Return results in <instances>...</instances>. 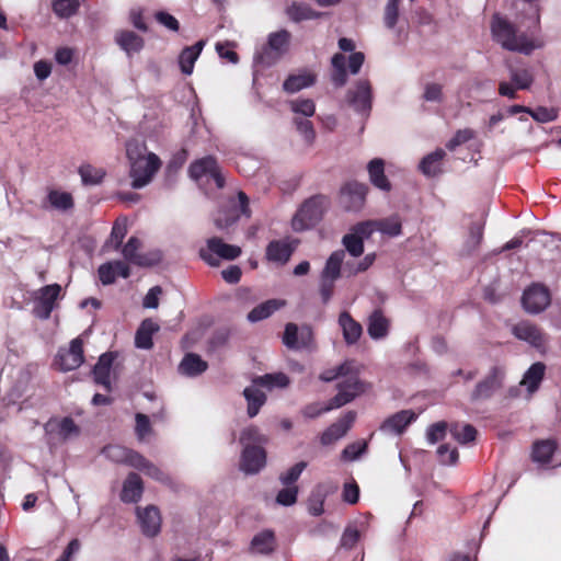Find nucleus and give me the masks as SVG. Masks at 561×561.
Wrapping results in <instances>:
<instances>
[{
    "mask_svg": "<svg viewBox=\"0 0 561 561\" xmlns=\"http://www.w3.org/2000/svg\"><path fill=\"white\" fill-rule=\"evenodd\" d=\"M416 417L417 414L412 410L399 411L387 417L379 426V431L387 435H401Z\"/></svg>",
    "mask_w": 561,
    "mask_h": 561,
    "instance_id": "17",
    "label": "nucleus"
},
{
    "mask_svg": "<svg viewBox=\"0 0 561 561\" xmlns=\"http://www.w3.org/2000/svg\"><path fill=\"white\" fill-rule=\"evenodd\" d=\"M332 64V73H331V80L335 87H343L347 81V73H346V57L337 53L333 55L331 59Z\"/></svg>",
    "mask_w": 561,
    "mask_h": 561,
    "instance_id": "46",
    "label": "nucleus"
},
{
    "mask_svg": "<svg viewBox=\"0 0 561 561\" xmlns=\"http://www.w3.org/2000/svg\"><path fill=\"white\" fill-rule=\"evenodd\" d=\"M367 449L365 440H357L348 444L342 451L341 457L345 461L357 460Z\"/></svg>",
    "mask_w": 561,
    "mask_h": 561,
    "instance_id": "59",
    "label": "nucleus"
},
{
    "mask_svg": "<svg viewBox=\"0 0 561 561\" xmlns=\"http://www.w3.org/2000/svg\"><path fill=\"white\" fill-rule=\"evenodd\" d=\"M437 456L442 465H455L459 457L457 448H451L448 444L437 448Z\"/></svg>",
    "mask_w": 561,
    "mask_h": 561,
    "instance_id": "64",
    "label": "nucleus"
},
{
    "mask_svg": "<svg viewBox=\"0 0 561 561\" xmlns=\"http://www.w3.org/2000/svg\"><path fill=\"white\" fill-rule=\"evenodd\" d=\"M399 1L400 0H388L385 7L383 22L387 28L392 30L399 19Z\"/></svg>",
    "mask_w": 561,
    "mask_h": 561,
    "instance_id": "60",
    "label": "nucleus"
},
{
    "mask_svg": "<svg viewBox=\"0 0 561 561\" xmlns=\"http://www.w3.org/2000/svg\"><path fill=\"white\" fill-rule=\"evenodd\" d=\"M208 368L207 362H205L199 355L195 353H187L179 364L178 371L182 376L196 377Z\"/></svg>",
    "mask_w": 561,
    "mask_h": 561,
    "instance_id": "31",
    "label": "nucleus"
},
{
    "mask_svg": "<svg viewBox=\"0 0 561 561\" xmlns=\"http://www.w3.org/2000/svg\"><path fill=\"white\" fill-rule=\"evenodd\" d=\"M79 5V0H54L53 11L58 18L68 19L77 13Z\"/></svg>",
    "mask_w": 561,
    "mask_h": 561,
    "instance_id": "55",
    "label": "nucleus"
},
{
    "mask_svg": "<svg viewBox=\"0 0 561 561\" xmlns=\"http://www.w3.org/2000/svg\"><path fill=\"white\" fill-rule=\"evenodd\" d=\"M102 454L110 460L117 463H127L133 467L134 456L139 453L128 449L119 445H108L102 449Z\"/></svg>",
    "mask_w": 561,
    "mask_h": 561,
    "instance_id": "37",
    "label": "nucleus"
},
{
    "mask_svg": "<svg viewBox=\"0 0 561 561\" xmlns=\"http://www.w3.org/2000/svg\"><path fill=\"white\" fill-rule=\"evenodd\" d=\"M115 359V354L107 352L99 357L98 363L93 368V378L98 385L104 387L105 390H111V368Z\"/></svg>",
    "mask_w": 561,
    "mask_h": 561,
    "instance_id": "25",
    "label": "nucleus"
},
{
    "mask_svg": "<svg viewBox=\"0 0 561 561\" xmlns=\"http://www.w3.org/2000/svg\"><path fill=\"white\" fill-rule=\"evenodd\" d=\"M359 529L355 526H347L341 537L340 547L344 549H352L359 540Z\"/></svg>",
    "mask_w": 561,
    "mask_h": 561,
    "instance_id": "63",
    "label": "nucleus"
},
{
    "mask_svg": "<svg viewBox=\"0 0 561 561\" xmlns=\"http://www.w3.org/2000/svg\"><path fill=\"white\" fill-rule=\"evenodd\" d=\"M356 420V412L348 411L336 422L331 424L320 436L323 446H329L346 435Z\"/></svg>",
    "mask_w": 561,
    "mask_h": 561,
    "instance_id": "18",
    "label": "nucleus"
},
{
    "mask_svg": "<svg viewBox=\"0 0 561 561\" xmlns=\"http://www.w3.org/2000/svg\"><path fill=\"white\" fill-rule=\"evenodd\" d=\"M316 80L317 77L312 71L302 69L286 78L283 82V90L289 94L297 93L304 89L312 87L316 83Z\"/></svg>",
    "mask_w": 561,
    "mask_h": 561,
    "instance_id": "24",
    "label": "nucleus"
},
{
    "mask_svg": "<svg viewBox=\"0 0 561 561\" xmlns=\"http://www.w3.org/2000/svg\"><path fill=\"white\" fill-rule=\"evenodd\" d=\"M507 68L512 83L501 81L499 84V93L500 95L508 99H516L517 90L530 89L534 83V73L528 67L515 68L513 66H508Z\"/></svg>",
    "mask_w": 561,
    "mask_h": 561,
    "instance_id": "9",
    "label": "nucleus"
},
{
    "mask_svg": "<svg viewBox=\"0 0 561 561\" xmlns=\"http://www.w3.org/2000/svg\"><path fill=\"white\" fill-rule=\"evenodd\" d=\"M276 549L275 534L271 529L257 533L251 540L249 551L252 554L268 556Z\"/></svg>",
    "mask_w": 561,
    "mask_h": 561,
    "instance_id": "26",
    "label": "nucleus"
},
{
    "mask_svg": "<svg viewBox=\"0 0 561 561\" xmlns=\"http://www.w3.org/2000/svg\"><path fill=\"white\" fill-rule=\"evenodd\" d=\"M339 382L337 385V393L334 397H342V399H347V403L351 402L355 397L364 391L363 383L358 380L357 375L354 373V369Z\"/></svg>",
    "mask_w": 561,
    "mask_h": 561,
    "instance_id": "33",
    "label": "nucleus"
},
{
    "mask_svg": "<svg viewBox=\"0 0 561 561\" xmlns=\"http://www.w3.org/2000/svg\"><path fill=\"white\" fill-rule=\"evenodd\" d=\"M206 244V248L199 250V256L210 266H217L219 264L218 259L231 261L241 254L240 247L225 243L217 237L208 239Z\"/></svg>",
    "mask_w": 561,
    "mask_h": 561,
    "instance_id": "6",
    "label": "nucleus"
},
{
    "mask_svg": "<svg viewBox=\"0 0 561 561\" xmlns=\"http://www.w3.org/2000/svg\"><path fill=\"white\" fill-rule=\"evenodd\" d=\"M266 437L262 435L257 427L249 426L241 432L240 444L245 447L263 446L266 443Z\"/></svg>",
    "mask_w": 561,
    "mask_h": 561,
    "instance_id": "53",
    "label": "nucleus"
},
{
    "mask_svg": "<svg viewBox=\"0 0 561 561\" xmlns=\"http://www.w3.org/2000/svg\"><path fill=\"white\" fill-rule=\"evenodd\" d=\"M266 465V453L263 446L245 447L240 457V470L245 474H256Z\"/></svg>",
    "mask_w": 561,
    "mask_h": 561,
    "instance_id": "15",
    "label": "nucleus"
},
{
    "mask_svg": "<svg viewBox=\"0 0 561 561\" xmlns=\"http://www.w3.org/2000/svg\"><path fill=\"white\" fill-rule=\"evenodd\" d=\"M133 468L142 471L146 476L161 483H169V476L154 463L147 460L142 455L134 456Z\"/></svg>",
    "mask_w": 561,
    "mask_h": 561,
    "instance_id": "36",
    "label": "nucleus"
},
{
    "mask_svg": "<svg viewBox=\"0 0 561 561\" xmlns=\"http://www.w3.org/2000/svg\"><path fill=\"white\" fill-rule=\"evenodd\" d=\"M354 369V364L352 362H345L339 367L334 369L327 370L321 374L320 379L323 381H332L340 377L347 376Z\"/></svg>",
    "mask_w": 561,
    "mask_h": 561,
    "instance_id": "61",
    "label": "nucleus"
},
{
    "mask_svg": "<svg viewBox=\"0 0 561 561\" xmlns=\"http://www.w3.org/2000/svg\"><path fill=\"white\" fill-rule=\"evenodd\" d=\"M190 176L199 182L203 179H213L218 188L225 185V178L220 172L217 160L213 156H207L195 160L188 168Z\"/></svg>",
    "mask_w": 561,
    "mask_h": 561,
    "instance_id": "11",
    "label": "nucleus"
},
{
    "mask_svg": "<svg viewBox=\"0 0 561 561\" xmlns=\"http://www.w3.org/2000/svg\"><path fill=\"white\" fill-rule=\"evenodd\" d=\"M137 517L145 536L154 537L160 533L161 516L156 506L149 505L144 510L137 508Z\"/></svg>",
    "mask_w": 561,
    "mask_h": 561,
    "instance_id": "21",
    "label": "nucleus"
},
{
    "mask_svg": "<svg viewBox=\"0 0 561 561\" xmlns=\"http://www.w3.org/2000/svg\"><path fill=\"white\" fill-rule=\"evenodd\" d=\"M306 461H299L290 467L286 472L279 476V481L285 486H294L293 484L299 479L302 471L307 468Z\"/></svg>",
    "mask_w": 561,
    "mask_h": 561,
    "instance_id": "58",
    "label": "nucleus"
},
{
    "mask_svg": "<svg viewBox=\"0 0 561 561\" xmlns=\"http://www.w3.org/2000/svg\"><path fill=\"white\" fill-rule=\"evenodd\" d=\"M345 404H347V399H342L341 396L333 397L325 405H322L321 403H311L306 405L301 412L307 419H316L325 412L339 409Z\"/></svg>",
    "mask_w": 561,
    "mask_h": 561,
    "instance_id": "40",
    "label": "nucleus"
},
{
    "mask_svg": "<svg viewBox=\"0 0 561 561\" xmlns=\"http://www.w3.org/2000/svg\"><path fill=\"white\" fill-rule=\"evenodd\" d=\"M126 156L129 161L131 187L139 190L148 185L161 165L159 157L147 152L144 144L133 139L126 142Z\"/></svg>",
    "mask_w": 561,
    "mask_h": 561,
    "instance_id": "1",
    "label": "nucleus"
},
{
    "mask_svg": "<svg viewBox=\"0 0 561 561\" xmlns=\"http://www.w3.org/2000/svg\"><path fill=\"white\" fill-rule=\"evenodd\" d=\"M45 442L50 449L80 435V427L69 417H51L44 425Z\"/></svg>",
    "mask_w": 561,
    "mask_h": 561,
    "instance_id": "5",
    "label": "nucleus"
},
{
    "mask_svg": "<svg viewBox=\"0 0 561 561\" xmlns=\"http://www.w3.org/2000/svg\"><path fill=\"white\" fill-rule=\"evenodd\" d=\"M390 322L380 309L374 310L367 320V333L373 340H382L389 333Z\"/></svg>",
    "mask_w": 561,
    "mask_h": 561,
    "instance_id": "28",
    "label": "nucleus"
},
{
    "mask_svg": "<svg viewBox=\"0 0 561 561\" xmlns=\"http://www.w3.org/2000/svg\"><path fill=\"white\" fill-rule=\"evenodd\" d=\"M283 300L278 299H270L266 300L256 307H254L249 313H248V320L252 323L262 321L270 316H272L276 310H278L280 307L284 306Z\"/></svg>",
    "mask_w": 561,
    "mask_h": 561,
    "instance_id": "38",
    "label": "nucleus"
},
{
    "mask_svg": "<svg viewBox=\"0 0 561 561\" xmlns=\"http://www.w3.org/2000/svg\"><path fill=\"white\" fill-rule=\"evenodd\" d=\"M329 492L325 484H318L308 501V511L312 516H320L323 513L324 499Z\"/></svg>",
    "mask_w": 561,
    "mask_h": 561,
    "instance_id": "47",
    "label": "nucleus"
},
{
    "mask_svg": "<svg viewBox=\"0 0 561 561\" xmlns=\"http://www.w3.org/2000/svg\"><path fill=\"white\" fill-rule=\"evenodd\" d=\"M546 366L545 364L537 362L534 363L527 371L524 374L522 385L525 386L529 393L535 392L545 376Z\"/></svg>",
    "mask_w": 561,
    "mask_h": 561,
    "instance_id": "43",
    "label": "nucleus"
},
{
    "mask_svg": "<svg viewBox=\"0 0 561 561\" xmlns=\"http://www.w3.org/2000/svg\"><path fill=\"white\" fill-rule=\"evenodd\" d=\"M115 43L127 56L138 54L145 46L144 38L133 31L123 30L116 33Z\"/></svg>",
    "mask_w": 561,
    "mask_h": 561,
    "instance_id": "29",
    "label": "nucleus"
},
{
    "mask_svg": "<svg viewBox=\"0 0 561 561\" xmlns=\"http://www.w3.org/2000/svg\"><path fill=\"white\" fill-rule=\"evenodd\" d=\"M79 174L84 184L96 185L101 183L105 172L102 169L92 167L91 164H83L79 168Z\"/></svg>",
    "mask_w": 561,
    "mask_h": 561,
    "instance_id": "56",
    "label": "nucleus"
},
{
    "mask_svg": "<svg viewBox=\"0 0 561 561\" xmlns=\"http://www.w3.org/2000/svg\"><path fill=\"white\" fill-rule=\"evenodd\" d=\"M297 241L289 239H280L271 241L265 251L267 261L284 265L286 264L294 251L296 250Z\"/></svg>",
    "mask_w": 561,
    "mask_h": 561,
    "instance_id": "19",
    "label": "nucleus"
},
{
    "mask_svg": "<svg viewBox=\"0 0 561 561\" xmlns=\"http://www.w3.org/2000/svg\"><path fill=\"white\" fill-rule=\"evenodd\" d=\"M259 387L260 386L253 382L252 386L247 387L243 390V396L248 402V415L250 417H254L255 415H257L261 407L266 401L265 393L262 390H260Z\"/></svg>",
    "mask_w": 561,
    "mask_h": 561,
    "instance_id": "39",
    "label": "nucleus"
},
{
    "mask_svg": "<svg viewBox=\"0 0 561 561\" xmlns=\"http://www.w3.org/2000/svg\"><path fill=\"white\" fill-rule=\"evenodd\" d=\"M61 293V286L50 284L39 288L34 296L33 313L41 320L49 319Z\"/></svg>",
    "mask_w": 561,
    "mask_h": 561,
    "instance_id": "10",
    "label": "nucleus"
},
{
    "mask_svg": "<svg viewBox=\"0 0 561 561\" xmlns=\"http://www.w3.org/2000/svg\"><path fill=\"white\" fill-rule=\"evenodd\" d=\"M331 201L327 195L317 194L307 198L297 209L291 219V228L301 232L316 227L329 210Z\"/></svg>",
    "mask_w": 561,
    "mask_h": 561,
    "instance_id": "3",
    "label": "nucleus"
},
{
    "mask_svg": "<svg viewBox=\"0 0 561 561\" xmlns=\"http://www.w3.org/2000/svg\"><path fill=\"white\" fill-rule=\"evenodd\" d=\"M141 242L136 237H130L124 245L122 253L126 261L138 266H152L159 263L160 255L158 253L141 254L138 252Z\"/></svg>",
    "mask_w": 561,
    "mask_h": 561,
    "instance_id": "16",
    "label": "nucleus"
},
{
    "mask_svg": "<svg viewBox=\"0 0 561 561\" xmlns=\"http://www.w3.org/2000/svg\"><path fill=\"white\" fill-rule=\"evenodd\" d=\"M368 186L359 182H348L340 191V204L347 211H358L365 204Z\"/></svg>",
    "mask_w": 561,
    "mask_h": 561,
    "instance_id": "12",
    "label": "nucleus"
},
{
    "mask_svg": "<svg viewBox=\"0 0 561 561\" xmlns=\"http://www.w3.org/2000/svg\"><path fill=\"white\" fill-rule=\"evenodd\" d=\"M491 32L493 41L506 50L530 55L536 48L534 42L526 34L518 33L513 23L499 14L492 18Z\"/></svg>",
    "mask_w": 561,
    "mask_h": 561,
    "instance_id": "2",
    "label": "nucleus"
},
{
    "mask_svg": "<svg viewBox=\"0 0 561 561\" xmlns=\"http://www.w3.org/2000/svg\"><path fill=\"white\" fill-rule=\"evenodd\" d=\"M367 172L369 182L381 192L389 193L392 185L385 174V160L381 158H374L367 163Z\"/></svg>",
    "mask_w": 561,
    "mask_h": 561,
    "instance_id": "22",
    "label": "nucleus"
},
{
    "mask_svg": "<svg viewBox=\"0 0 561 561\" xmlns=\"http://www.w3.org/2000/svg\"><path fill=\"white\" fill-rule=\"evenodd\" d=\"M342 243L345 247L346 251L354 257H357L364 252V241L360 236L352 233H347L343 237Z\"/></svg>",
    "mask_w": 561,
    "mask_h": 561,
    "instance_id": "57",
    "label": "nucleus"
},
{
    "mask_svg": "<svg viewBox=\"0 0 561 561\" xmlns=\"http://www.w3.org/2000/svg\"><path fill=\"white\" fill-rule=\"evenodd\" d=\"M159 325L151 319L141 322L135 334V346L140 350H150L153 346L152 335Z\"/></svg>",
    "mask_w": 561,
    "mask_h": 561,
    "instance_id": "35",
    "label": "nucleus"
},
{
    "mask_svg": "<svg viewBox=\"0 0 561 561\" xmlns=\"http://www.w3.org/2000/svg\"><path fill=\"white\" fill-rule=\"evenodd\" d=\"M377 231L390 237H397L401 233V220L399 216H391L380 220H375Z\"/></svg>",
    "mask_w": 561,
    "mask_h": 561,
    "instance_id": "52",
    "label": "nucleus"
},
{
    "mask_svg": "<svg viewBox=\"0 0 561 561\" xmlns=\"http://www.w3.org/2000/svg\"><path fill=\"white\" fill-rule=\"evenodd\" d=\"M83 344L77 337L70 342L69 348H60L55 357V365L61 371L77 369L83 363Z\"/></svg>",
    "mask_w": 561,
    "mask_h": 561,
    "instance_id": "14",
    "label": "nucleus"
},
{
    "mask_svg": "<svg viewBox=\"0 0 561 561\" xmlns=\"http://www.w3.org/2000/svg\"><path fill=\"white\" fill-rule=\"evenodd\" d=\"M99 277L103 285H111L117 276L127 278L130 274L128 265L122 261H113L102 264L99 270Z\"/></svg>",
    "mask_w": 561,
    "mask_h": 561,
    "instance_id": "27",
    "label": "nucleus"
},
{
    "mask_svg": "<svg viewBox=\"0 0 561 561\" xmlns=\"http://www.w3.org/2000/svg\"><path fill=\"white\" fill-rule=\"evenodd\" d=\"M254 383L266 389L285 388L289 385V378L284 373L265 374L254 379Z\"/></svg>",
    "mask_w": 561,
    "mask_h": 561,
    "instance_id": "49",
    "label": "nucleus"
},
{
    "mask_svg": "<svg viewBox=\"0 0 561 561\" xmlns=\"http://www.w3.org/2000/svg\"><path fill=\"white\" fill-rule=\"evenodd\" d=\"M522 304L528 313L542 312L550 305L549 289L541 284L530 285L523 294Z\"/></svg>",
    "mask_w": 561,
    "mask_h": 561,
    "instance_id": "13",
    "label": "nucleus"
},
{
    "mask_svg": "<svg viewBox=\"0 0 561 561\" xmlns=\"http://www.w3.org/2000/svg\"><path fill=\"white\" fill-rule=\"evenodd\" d=\"M445 154L443 149H436L426 154L419 165L421 172L426 176H436L440 172V163Z\"/></svg>",
    "mask_w": 561,
    "mask_h": 561,
    "instance_id": "42",
    "label": "nucleus"
},
{
    "mask_svg": "<svg viewBox=\"0 0 561 561\" xmlns=\"http://www.w3.org/2000/svg\"><path fill=\"white\" fill-rule=\"evenodd\" d=\"M142 492L144 484L141 478L137 473L130 472L123 483L121 500L124 503H136L141 499Z\"/></svg>",
    "mask_w": 561,
    "mask_h": 561,
    "instance_id": "32",
    "label": "nucleus"
},
{
    "mask_svg": "<svg viewBox=\"0 0 561 561\" xmlns=\"http://www.w3.org/2000/svg\"><path fill=\"white\" fill-rule=\"evenodd\" d=\"M293 124L295 125L296 130L300 134L306 144L312 145L314 142L316 130L309 117L294 116Z\"/></svg>",
    "mask_w": 561,
    "mask_h": 561,
    "instance_id": "51",
    "label": "nucleus"
},
{
    "mask_svg": "<svg viewBox=\"0 0 561 561\" xmlns=\"http://www.w3.org/2000/svg\"><path fill=\"white\" fill-rule=\"evenodd\" d=\"M557 448L552 439L539 440L534 444L531 457L535 462L548 463Z\"/></svg>",
    "mask_w": 561,
    "mask_h": 561,
    "instance_id": "45",
    "label": "nucleus"
},
{
    "mask_svg": "<svg viewBox=\"0 0 561 561\" xmlns=\"http://www.w3.org/2000/svg\"><path fill=\"white\" fill-rule=\"evenodd\" d=\"M290 37L287 30L270 33L267 43L255 53L254 62L263 67L275 65L288 51Z\"/></svg>",
    "mask_w": 561,
    "mask_h": 561,
    "instance_id": "4",
    "label": "nucleus"
},
{
    "mask_svg": "<svg viewBox=\"0 0 561 561\" xmlns=\"http://www.w3.org/2000/svg\"><path fill=\"white\" fill-rule=\"evenodd\" d=\"M205 46L204 41H198L192 46H187L182 49L179 56V66L182 73L190 76L194 70V65L197 58L199 57L203 48Z\"/></svg>",
    "mask_w": 561,
    "mask_h": 561,
    "instance_id": "34",
    "label": "nucleus"
},
{
    "mask_svg": "<svg viewBox=\"0 0 561 561\" xmlns=\"http://www.w3.org/2000/svg\"><path fill=\"white\" fill-rule=\"evenodd\" d=\"M513 334L520 341H525L536 348H542L546 344V335L534 323L523 321L512 329Z\"/></svg>",
    "mask_w": 561,
    "mask_h": 561,
    "instance_id": "20",
    "label": "nucleus"
},
{
    "mask_svg": "<svg viewBox=\"0 0 561 561\" xmlns=\"http://www.w3.org/2000/svg\"><path fill=\"white\" fill-rule=\"evenodd\" d=\"M345 257L343 250H336L328 257L325 265L321 272L320 278L336 280L341 276V267Z\"/></svg>",
    "mask_w": 561,
    "mask_h": 561,
    "instance_id": "41",
    "label": "nucleus"
},
{
    "mask_svg": "<svg viewBox=\"0 0 561 561\" xmlns=\"http://www.w3.org/2000/svg\"><path fill=\"white\" fill-rule=\"evenodd\" d=\"M337 323L346 345H354L359 341L363 334V327L350 312L342 311L339 316Z\"/></svg>",
    "mask_w": 561,
    "mask_h": 561,
    "instance_id": "23",
    "label": "nucleus"
},
{
    "mask_svg": "<svg viewBox=\"0 0 561 561\" xmlns=\"http://www.w3.org/2000/svg\"><path fill=\"white\" fill-rule=\"evenodd\" d=\"M346 101L357 114L368 117L373 104L370 82L366 79L358 80L354 87L348 89Z\"/></svg>",
    "mask_w": 561,
    "mask_h": 561,
    "instance_id": "8",
    "label": "nucleus"
},
{
    "mask_svg": "<svg viewBox=\"0 0 561 561\" xmlns=\"http://www.w3.org/2000/svg\"><path fill=\"white\" fill-rule=\"evenodd\" d=\"M288 18L294 22H301L305 20H314L321 16V13L314 11L306 3L293 2L287 9Z\"/></svg>",
    "mask_w": 561,
    "mask_h": 561,
    "instance_id": "44",
    "label": "nucleus"
},
{
    "mask_svg": "<svg viewBox=\"0 0 561 561\" xmlns=\"http://www.w3.org/2000/svg\"><path fill=\"white\" fill-rule=\"evenodd\" d=\"M298 335L299 327L295 323H287L283 335L284 345L290 350H299Z\"/></svg>",
    "mask_w": 561,
    "mask_h": 561,
    "instance_id": "62",
    "label": "nucleus"
},
{
    "mask_svg": "<svg viewBox=\"0 0 561 561\" xmlns=\"http://www.w3.org/2000/svg\"><path fill=\"white\" fill-rule=\"evenodd\" d=\"M287 104L295 116L312 117L316 113V104L311 99H294Z\"/></svg>",
    "mask_w": 561,
    "mask_h": 561,
    "instance_id": "50",
    "label": "nucleus"
},
{
    "mask_svg": "<svg viewBox=\"0 0 561 561\" xmlns=\"http://www.w3.org/2000/svg\"><path fill=\"white\" fill-rule=\"evenodd\" d=\"M449 431L451 436L460 444L471 443L477 436V430L471 424H453Z\"/></svg>",
    "mask_w": 561,
    "mask_h": 561,
    "instance_id": "54",
    "label": "nucleus"
},
{
    "mask_svg": "<svg viewBox=\"0 0 561 561\" xmlns=\"http://www.w3.org/2000/svg\"><path fill=\"white\" fill-rule=\"evenodd\" d=\"M238 201L239 207L233 206V209L225 218L220 216L215 218V225L218 229H227L239 219L240 215L250 216L249 198L245 193L239 192Z\"/></svg>",
    "mask_w": 561,
    "mask_h": 561,
    "instance_id": "30",
    "label": "nucleus"
},
{
    "mask_svg": "<svg viewBox=\"0 0 561 561\" xmlns=\"http://www.w3.org/2000/svg\"><path fill=\"white\" fill-rule=\"evenodd\" d=\"M504 370L499 366H493L489 374L480 380L470 393V401L473 403L490 400L494 393L503 386Z\"/></svg>",
    "mask_w": 561,
    "mask_h": 561,
    "instance_id": "7",
    "label": "nucleus"
},
{
    "mask_svg": "<svg viewBox=\"0 0 561 561\" xmlns=\"http://www.w3.org/2000/svg\"><path fill=\"white\" fill-rule=\"evenodd\" d=\"M47 202L54 209L66 211L73 207V199L70 193L51 190L47 194Z\"/></svg>",
    "mask_w": 561,
    "mask_h": 561,
    "instance_id": "48",
    "label": "nucleus"
}]
</instances>
